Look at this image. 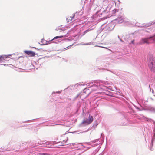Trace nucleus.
I'll return each instance as SVG.
<instances>
[{
  "label": "nucleus",
  "instance_id": "nucleus-1",
  "mask_svg": "<svg viewBox=\"0 0 155 155\" xmlns=\"http://www.w3.org/2000/svg\"><path fill=\"white\" fill-rule=\"evenodd\" d=\"M108 5L107 6V11L109 10L108 12H107V18L110 17H113L116 16L119 12V9L114 8V3L113 1L108 2L107 4Z\"/></svg>",
  "mask_w": 155,
  "mask_h": 155
},
{
  "label": "nucleus",
  "instance_id": "nucleus-2",
  "mask_svg": "<svg viewBox=\"0 0 155 155\" xmlns=\"http://www.w3.org/2000/svg\"><path fill=\"white\" fill-rule=\"evenodd\" d=\"M93 120V117L89 115L88 117V118L86 120H84L82 122V124H84L85 125H88L91 123Z\"/></svg>",
  "mask_w": 155,
  "mask_h": 155
},
{
  "label": "nucleus",
  "instance_id": "nucleus-3",
  "mask_svg": "<svg viewBox=\"0 0 155 155\" xmlns=\"http://www.w3.org/2000/svg\"><path fill=\"white\" fill-rule=\"evenodd\" d=\"M61 141L59 142V143H61V146H64L66 145V142L68 140V138L65 136H62L61 137L60 139Z\"/></svg>",
  "mask_w": 155,
  "mask_h": 155
},
{
  "label": "nucleus",
  "instance_id": "nucleus-4",
  "mask_svg": "<svg viewBox=\"0 0 155 155\" xmlns=\"http://www.w3.org/2000/svg\"><path fill=\"white\" fill-rule=\"evenodd\" d=\"M149 67L150 70L153 73H155V61H151L149 64Z\"/></svg>",
  "mask_w": 155,
  "mask_h": 155
},
{
  "label": "nucleus",
  "instance_id": "nucleus-5",
  "mask_svg": "<svg viewBox=\"0 0 155 155\" xmlns=\"http://www.w3.org/2000/svg\"><path fill=\"white\" fill-rule=\"evenodd\" d=\"M113 21H111V22L109 23L107 25V30L111 31L113 30L115 27V25L112 22Z\"/></svg>",
  "mask_w": 155,
  "mask_h": 155
},
{
  "label": "nucleus",
  "instance_id": "nucleus-6",
  "mask_svg": "<svg viewBox=\"0 0 155 155\" xmlns=\"http://www.w3.org/2000/svg\"><path fill=\"white\" fill-rule=\"evenodd\" d=\"M58 30H59V32H62V34L59 36H57L54 37V38L52 39V40L58 38L65 37L66 36V34L64 32V31L63 30H61L60 29H59Z\"/></svg>",
  "mask_w": 155,
  "mask_h": 155
},
{
  "label": "nucleus",
  "instance_id": "nucleus-7",
  "mask_svg": "<svg viewBox=\"0 0 155 155\" xmlns=\"http://www.w3.org/2000/svg\"><path fill=\"white\" fill-rule=\"evenodd\" d=\"M74 15L73 14L68 15L66 18L67 22H68L71 21L73 19H74Z\"/></svg>",
  "mask_w": 155,
  "mask_h": 155
},
{
  "label": "nucleus",
  "instance_id": "nucleus-8",
  "mask_svg": "<svg viewBox=\"0 0 155 155\" xmlns=\"http://www.w3.org/2000/svg\"><path fill=\"white\" fill-rule=\"evenodd\" d=\"M25 52L30 57H34L35 55V53L31 51H25Z\"/></svg>",
  "mask_w": 155,
  "mask_h": 155
},
{
  "label": "nucleus",
  "instance_id": "nucleus-9",
  "mask_svg": "<svg viewBox=\"0 0 155 155\" xmlns=\"http://www.w3.org/2000/svg\"><path fill=\"white\" fill-rule=\"evenodd\" d=\"M114 20L117 21L119 23H122L124 21L123 18L122 17H118L117 18L113 20V21Z\"/></svg>",
  "mask_w": 155,
  "mask_h": 155
},
{
  "label": "nucleus",
  "instance_id": "nucleus-10",
  "mask_svg": "<svg viewBox=\"0 0 155 155\" xmlns=\"http://www.w3.org/2000/svg\"><path fill=\"white\" fill-rule=\"evenodd\" d=\"M147 109L151 112L155 114V107L150 106L147 108Z\"/></svg>",
  "mask_w": 155,
  "mask_h": 155
},
{
  "label": "nucleus",
  "instance_id": "nucleus-11",
  "mask_svg": "<svg viewBox=\"0 0 155 155\" xmlns=\"http://www.w3.org/2000/svg\"><path fill=\"white\" fill-rule=\"evenodd\" d=\"M112 85V84H108L107 83V93L110 92L108 90L111 91H114L112 87L110 85Z\"/></svg>",
  "mask_w": 155,
  "mask_h": 155
},
{
  "label": "nucleus",
  "instance_id": "nucleus-12",
  "mask_svg": "<svg viewBox=\"0 0 155 155\" xmlns=\"http://www.w3.org/2000/svg\"><path fill=\"white\" fill-rule=\"evenodd\" d=\"M152 140H151L152 143H151V144H150V146H152L153 143V142L154 141V140L155 139V132L154 131V130L153 131V132L152 133Z\"/></svg>",
  "mask_w": 155,
  "mask_h": 155
},
{
  "label": "nucleus",
  "instance_id": "nucleus-13",
  "mask_svg": "<svg viewBox=\"0 0 155 155\" xmlns=\"http://www.w3.org/2000/svg\"><path fill=\"white\" fill-rule=\"evenodd\" d=\"M7 58V56L6 55H2L0 56V62H2Z\"/></svg>",
  "mask_w": 155,
  "mask_h": 155
},
{
  "label": "nucleus",
  "instance_id": "nucleus-14",
  "mask_svg": "<svg viewBox=\"0 0 155 155\" xmlns=\"http://www.w3.org/2000/svg\"><path fill=\"white\" fill-rule=\"evenodd\" d=\"M154 24H155V20L152 21L151 22H150L147 24H143V26H141V27H148L152 25H153Z\"/></svg>",
  "mask_w": 155,
  "mask_h": 155
},
{
  "label": "nucleus",
  "instance_id": "nucleus-15",
  "mask_svg": "<svg viewBox=\"0 0 155 155\" xmlns=\"http://www.w3.org/2000/svg\"><path fill=\"white\" fill-rule=\"evenodd\" d=\"M143 118L145 119L148 122H153L154 123H155V121L151 118H148L147 117H145L144 116H143Z\"/></svg>",
  "mask_w": 155,
  "mask_h": 155
},
{
  "label": "nucleus",
  "instance_id": "nucleus-16",
  "mask_svg": "<svg viewBox=\"0 0 155 155\" xmlns=\"http://www.w3.org/2000/svg\"><path fill=\"white\" fill-rule=\"evenodd\" d=\"M134 106L135 107V108L136 109H137L138 110H139V111H141V110H143L142 109H141L139 107L136 106L135 105H134Z\"/></svg>",
  "mask_w": 155,
  "mask_h": 155
},
{
  "label": "nucleus",
  "instance_id": "nucleus-17",
  "mask_svg": "<svg viewBox=\"0 0 155 155\" xmlns=\"http://www.w3.org/2000/svg\"><path fill=\"white\" fill-rule=\"evenodd\" d=\"M151 29V28H147L146 29V31H147V32H149V30Z\"/></svg>",
  "mask_w": 155,
  "mask_h": 155
},
{
  "label": "nucleus",
  "instance_id": "nucleus-18",
  "mask_svg": "<svg viewBox=\"0 0 155 155\" xmlns=\"http://www.w3.org/2000/svg\"><path fill=\"white\" fill-rule=\"evenodd\" d=\"M150 149L151 151H153V148L152 147H150Z\"/></svg>",
  "mask_w": 155,
  "mask_h": 155
},
{
  "label": "nucleus",
  "instance_id": "nucleus-19",
  "mask_svg": "<svg viewBox=\"0 0 155 155\" xmlns=\"http://www.w3.org/2000/svg\"><path fill=\"white\" fill-rule=\"evenodd\" d=\"M90 31V30H86L85 31H84V33H87V32H89V31Z\"/></svg>",
  "mask_w": 155,
  "mask_h": 155
},
{
  "label": "nucleus",
  "instance_id": "nucleus-20",
  "mask_svg": "<svg viewBox=\"0 0 155 155\" xmlns=\"http://www.w3.org/2000/svg\"><path fill=\"white\" fill-rule=\"evenodd\" d=\"M118 154V153H113L111 155H117Z\"/></svg>",
  "mask_w": 155,
  "mask_h": 155
},
{
  "label": "nucleus",
  "instance_id": "nucleus-21",
  "mask_svg": "<svg viewBox=\"0 0 155 155\" xmlns=\"http://www.w3.org/2000/svg\"><path fill=\"white\" fill-rule=\"evenodd\" d=\"M118 38L120 40V41L121 42H123V41L120 38V37L118 35Z\"/></svg>",
  "mask_w": 155,
  "mask_h": 155
},
{
  "label": "nucleus",
  "instance_id": "nucleus-22",
  "mask_svg": "<svg viewBox=\"0 0 155 155\" xmlns=\"http://www.w3.org/2000/svg\"><path fill=\"white\" fill-rule=\"evenodd\" d=\"M41 155H47V154L46 153H43V154H41Z\"/></svg>",
  "mask_w": 155,
  "mask_h": 155
},
{
  "label": "nucleus",
  "instance_id": "nucleus-23",
  "mask_svg": "<svg viewBox=\"0 0 155 155\" xmlns=\"http://www.w3.org/2000/svg\"><path fill=\"white\" fill-rule=\"evenodd\" d=\"M126 125V124L124 123H123L122 124V125Z\"/></svg>",
  "mask_w": 155,
  "mask_h": 155
},
{
  "label": "nucleus",
  "instance_id": "nucleus-24",
  "mask_svg": "<svg viewBox=\"0 0 155 155\" xmlns=\"http://www.w3.org/2000/svg\"><path fill=\"white\" fill-rule=\"evenodd\" d=\"M107 95H110V94H108L107 93Z\"/></svg>",
  "mask_w": 155,
  "mask_h": 155
},
{
  "label": "nucleus",
  "instance_id": "nucleus-25",
  "mask_svg": "<svg viewBox=\"0 0 155 155\" xmlns=\"http://www.w3.org/2000/svg\"><path fill=\"white\" fill-rule=\"evenodd\" d=\"M155 37V36H151V37Z\"/></svg>",
  "mask_w": 155,
  "mask_h": 155
},
{
  "label": "nucleus",
  "instance_id": "nucleus-26",
  "mask_svg": "<svg viewBox=\"0 0 155 155\" xmlns=\"http://www.w3.org/2000/svg\"><path fill=\"white\" fill-rule=\"evenodd\" d=\"M107 49H108V50H109V49H108V48H107Z\"/></svg>",
  "mask_w": 155,
  "mask_h": 155
},
{
  "label": "nucleus",
  "instance_id": "nucleus-27",
  "mask_svg": "<svg viewBox=\"0 0 155 155\" xmlns=\"http://www.w3.org/2000/svg\"><path fill=\"white\" fill-rule=\"evenodd\" d=\"M154 73H155V72Z\"/></svg>",
  "mask_w": 155,
  "mask_h": 155
}]
</instances>
